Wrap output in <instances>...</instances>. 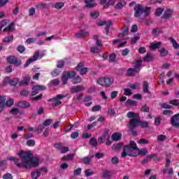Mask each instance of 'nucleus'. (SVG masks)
<instances>
[{
  "label": "nucleus",
  "mask_w": 179,
  "mask_h": 179,
  "mask_svg": "<svg viewBox=\"0 0 179 179\" xmlns=\"http://www.w3.org/2000/svg\"><path fill=\"white\" fill-rule=\"evenodd\" d=\"M90 16L92 19H97L100 16V13L99 11H93L90 13Z\"/></svg>",
  "instance_id": "nucleus-43"
},
{
  "label": "nucleus",
  "mask_w": 179,
  "mask_h": 179,
  "mask_svg": "<svg viewBox=\"0 0 179 179\" xmlns=\"http://www.w3.org/2000/svg\"><path fill=\"white\" fill-rule=\"evenodd\" d=\"M122 148V143L115 144L112 146L113 150H120Z\"/></svg>",
  "instance_id": "nucleus-42"
},
{
  "label": "nucleus",
  "mask_w": 179,
  "mask_h": 179,
  "mask_svg": "<svg viewBox=\"0 0 179 179\" xmlns=\"http://www.w3.org/2000/svg\"><path fill=\"white\" fill-rule=\"evenodd\" d=\"M36 41H37V38H29L26 41L27 44H31L32 43H36Z\"/></svg>",
  "instance_id": "nucleus-57"
},
{
  "label": "nucleus",
  "mask_w": 179,
  "mask_h": 179,
  "mask_svg": "<svg viewBox=\"0 0 179 179\" xmlns=\"http://www.w3.org/2000/svg\"><path fill=\"white\" fill-rule=\"evenodd\" d=\"M139 124H140L139 119H132L129 123L130 129H134V128H136V127H139Z\"/></svg>",
  "instance_id": "nucleus-14"
},
{
  "label": "nucleus",
  "mask_w": 179,
  "mask_h": 179,
  "mask_svg": "<svg viewBox=\"0 0 179 179\" xmlns=\"http://www.w3.org/2000/svg\"><path fill=\"white\" fill-rule=\"evenodd\" d=\"M137 153H138V156L141 155V156H145L146 155H148V149L146 148H141V149H139L137 150Z\"/></svg>",
  "instance_id": "nucleus-30"
},
{
  "label": "nucleus",
  "mask_w": 179,
  "mask_h": 179,
  "mask_svg": "<svg viewBox=\"0 0 179 179\" xmlns=\"http://www.w3.org/2000/svg\"><path fill=\"white\" fill-rule=\"evenodd\" d=\"M29 16H34L36 15V8L34 7H31L29 9Z\"/></svg>",
  "instance_id": "nucleus-49"
},
{
  "label": "nucleus",
  "mask_w": 179,
  "mask_h": 179,
  "mask_svg": "<svg viewBox=\"0 0 179 179\" xmlns=\"http://www.w3.org/2000/svg\"><path fill=\"white\" fill-rule=\"evenodd\" d=\"M19 83V78H15L10 81L11 86H16Z\"/></svg>",
  "instance_id": "nucleus-56"
},
{
  "label": "nucleus",
  "mask_w": 179,
  "mask_h": 179,
  "mask_svg": "<svg viewBox=\"0 0 179 179\" xmlns=\"http://www.w3.org/2000/svg\"><path fill=\"white\" fill-rule=\"evenodd\" d=\"M160 29L159 28H155L154 29H152V34H154V36H159L160 34Z\"/></svg>",
  "instance_id": "nucleus-58"
},
{
  "label": "nucleus",
  "mask_w": 179,
  "mask_h": 179,
  "mask_svg": "<svg viewBox=\"0 0 179 179\" xmlns=\"http://www.w3.org/2000/svg\"><path fill=\"white\" fill-rule=\"evenodd\" d=\"M76 69L80 72V75H86V73H87V71H89L87 68L83 67V63H79Z\"/></svg>",
  "instance_id": "nucleus-9"
},
{
  "label": "nucleus",
  "mask_w": 179,
  "mask_h": 179,
  "mask_svg": "<svg viewBox=\"0 0 179 179\" xmlns=\"http://www.w3.org/2000/svg\"><path fill=\"white\" fill-rule=\"evenodd\" d=\"M31 79V77H30V76L26 75L23 78V80L20 82L19 83L20 86H27V85L30 83Z\"/></svg>",
  "instance_id": "nucleus-12"
},
{
  "label": "nucleus",
  "mask_w": 179,
  "mask_h": 179,
  "mask_svg": "<svg viewBox=\"0 0 179 179\" xmlns=\"http://www.w3.org/2000/svg\"><path fill=\"white\" fill-rule=\"evenodd\" d=\"M36 9H47L48 8V5L47 3H39L36 6Z\"/></svg>",
  "instance_id": "nucleus-35"
},
{
  "label": "nucleus",
  "mask_w": 179,
  "mask_h": 179,
  "mask_svg": "<svg viewBox=\"0 0 179 179\" xmlns=\"http://www.w3.org/2000/svg\"><path fill=\"white\" fill-rule=\"evenodd\" d=\"M94 39L96 41L97 46L91 48V52L93 54H98V52L101 51V48L100 47L103 46V43H101L100 40H99V36L96 35L94 36Z\"/></svg>",
  "instance_id": "nucleus-4"
},
{
  "label": "nucleus",
  "mask_w": 179,
  "mask_h": 179,
  "mask_svg": "<svg viewBox=\"0 0 179 179\" xmlns=\"http://www.w3.org/2000/svg\"><path fill=\"white\" fill-rule=\"evenodd\" d=\"M125 5H127V3L125 1L122 0L116 4V8L117 9H120V8H123V6H125Z\"/></svg>",
  "instance_id": "nucleus-45"
},
{
  "label": "nucleus",
  "mask_w": 179,
  "mask_h": 179,
  "mask_svg": "<svg viewBox=\"0 0 179 179\" xmlns=\"http://www.w3.org/2000/svg\"><path fill=\"white\" fill-rule=\"evenodd\" d=\"M59 73H61V70L59 69H56L51 72V75L52 76H54V78L58 76Z\"/></svg>",
  "instance_id": "nucleus-41"
},
{
  "label": "nucleus",
  "mask_w": 179,
  "mask_h": 179,
  "mask_svg": "<svg viewBox=\"0 0 179 179\" xmlns=\"http://www.w3.org/2000/svg\"><path fill=\"white\" fill-rule=\"evenodd\" d=\"M127 115L128 118L139 117V115L138 113H135L134 112H129Z\"/></svg>",
  "instance_id": "nucleus-39"
},
{
  "label": "nucleus",
  "mask_w": 179,
  "mask_h": 179,
  "mask_svg": "<svg viewBox=\"0 0 179 179\" xmlns=\"http://www.w3.org/2000/svg\"><path fill=\"white\" fill-rule=\"evenodd\" d=\"M171 123L173 127H179V113L173 115L171 119Z\"/></svg>",
  "instance_id": "nucleus-13"
},
{
  "label": "nucleus",
  "mask_w": 179,
  "mask_h": 179,
  "mask_svg": "<svg viewBox=\"0 0 179 179\" xmlns=\"http://www.w3.org/2000/svg\"><path fill=\"white\" fill-rule=\"evenodd\" d=\"M97 26H111L112 22L111 21H103V20H99L96 22Z\"/></svg>",
  "instance_id": "nucleus-24"
},
{
  "label": "nucleus",
  "mask_w": 179,
  "mask_h": 179,
  "mask_svg": "<svg viewBox=\"0 0 179 179\" xmlns=\"http://www.w3.org/2000/svg\"><path fill=\"white\" fill-rule=\"evenodd\" d=\"M158 51L162 57H166V55L169 54V51L164 48L159 49Z\"/></svg>",
  "instance_id": "nucleus-31"
},
{
  "label": "nucleus",
  "mask_w": 179,
  "mask_h": 179,
  "mask_svg": "<svg viewBox=\"0 0 179 179\" xmlns=\"http://www.w3.org/2000/svg\"><path fill=\"white\" fill-rule=\"evenodd\" d=\"M27 146H34L36 141L34 140L29 139L27 141Z\"/></svg>",
  "instance_id": "nucleus-60"
},
{
  "label": "nucleus",
  "mask_w": 179,
  "mask_h": 179,
  "mask_svg": "<svg viewBox=\"0 0 179 179\" xmlns=\"http://www.w3.org/2000/svg\"><path fill=\"white\" fill-rule=\"evenodd\" d=\"M137 103L136 101L128 99L126 103L125 106H136Z\"/></svg>",
  "instance_id": "nucleus-44"
},
{
  "label": "nucleus",
  "mask_w": 179,
  "mask_h": 179,
  "mask_svg": "<svg viewBox=\"0 0 179 179\" xmlns=\"http://www.w3.org/2000/svg\"><path fill=\"white\" fill-rule=\"evenodd\" d=\"M8 64L15 65V66H20L22 65V61L15 56H10L7 58Z\"/></svg>",
  "instance_id": "nucleus-6"
},
{
  "label": "nucleus",
  "mask_w": 179,
  "mask_h": 179,
  "mask_svg": "<svg viewBox=\"0 0 179 179\" xmlns=\"http://www.w3.org/2000/svg\"><path fill=\"white\" fill-rule=\"evenodd\" d=\"M80 82H82V78H80V76H77L76 78H73L72 80V83H80Z\"/></svg>",
  "instance_id": "nucleus-55"
},
{
  "label": "nucleus",
  "mask_w": 179,
  "mask_h": 179,
  "mask_svg": "<svg viewBox=\"0 0 179 179\" xmlns=\"http://www.w3.org/2000/svg\"><path fill=\"white\" fill-rule=\"evenodd\" d=\"M31 176L32 177V179H38L40 176H41V172L37 170L36 171L31 172Z\"/></svg>",
  "instance_id": "nucleus-28"
},
{
  "label": "nucleus",
  "mask_w": 179,
  "mask_h": 179,
  "mask_svg": "<svg viewBox=\"0 0 179 179\" xmlns=\"http://www.w3.org/2000/svg\"><path fill=\"white\" fill-rule=\"evenodd\" d=\"M17 156H20V159L15 157H8L7 160L10 162H14L15 166L19 169H25L26 170L31 169V167H38L39 164V159L38 157H33V155L30 152H26L20 150L17 152Z\"/></svg>",
  "instance_id": "nucleus-1"
},
{
  "label": "nucleus",
  "mask_w": 179,
  "mask_h": 179,
  "mask_svg": "<svg viewBox=\"0 0 179 179\" xmlns=\"http://www.w3.org/2000/svg\"><path fill=\"white\" fill-rule=\"evenodd\" d=\"M141 66H142V60H138L136 63L134 69L138 72L141 71Z\"/></svg>",
  "instance_id": "nucleus-37"
},
{
  "label": "nucleus",
  "mask_w": 179,
  "mask_h": 179,
  "mask_svg": "<svg viewBox=\"0 0 179 179\" xmlns=\"http://www.w3.org/2000/svg\"><path fill=\"white\" fill-rule=\"evenodd\" d=\"M38 57H40V52L36 50L32 58H30L27 60V62L24 64V68H27V66L31 64V62H34V61H37L38 59Z\"/></svg>",
  "instance_id": "nucleus-7"
},
{
  "label": "nucleus",
  "mask_w": 179,
  "mask_h": 179,
  "mask_svg": "<svg viewBox=\"0 0 179 179\" xmlns=\"http://www.w3.org/2000/svg\"><path fill=\"white\" fill-rule=\"evenodd\" d=\"M136 73H138V71L135 69H129L127 71L128 76H134Z\"/></svg>",
  "instance_id": "nucleus-34"
},
{
  "label": "nucleus",
  "mask_w": 179,
  "mask_h": 179,
  "mask_svg": "<svg viewBox=\"0 0 179 179\" xmlns=\"http://www.w3.org/2000/svg\"><path fill=\"white\" fill-rule=\"evenodd\" d=\"M86 8H95L97 6V3L94 2V0H84Z\"/></svg>",
  "instance_id": "nucleus-16"
},
{
  "label": "nucleus",
  "mask_w": 179,
  "mask_h": 179,
  "mask_svg": "<svg viewBox=\"0 0 179 179\" xmlns=\"http://www.w3.org/2000/svg\"><path fill=\"white\" fill-rule=\"evenodd\" d=\"M96 83L102 87H110L114 83V78L110 76L101 77L96 80Z\"/></svg>",
  "instance_id": "nucleus-3"
},
{
  "label": "nucleus",
  "mask_w": 179,
  "mask_h": 179,
  "mask_svg": "<svg viewBox=\"0 0 179 179\" xmlns=\"http://www.w3.org/2000/svg\"><path fill=\"white\" fill-rule=\"evenodd\" d=\"M75 75H76V73L75 71H69V72H64L63 73V75L62 76V80L64 83V85H66V82H68V78L70 79H72L75 77Z\"/></svg>",
  "instance_id": "nucleus-5"
},
{
  "label": "nucleus",
  "mask_w": 179,
  "mask_h": 179,
  "mask_svg": "<svg viewBox=\"0 0 179 179\" xmlns=\"http://www.w3.org/2000/svg\"><path fill=\"white\" fill-rule=\"evenodd\" d=\"M141 128H148L149 127V123L148 122H142L140 120V124Z\"/></svg>",
  "instance_id": "nucleus-61"
},
{
  "label": "nucleus",
  "mask_w": 179,
  "mask_h": 179,
  "mask_svg": "<svg viewBox=\"0 0 179 179\" xmlns=\"http://www.w3.org/2000/svg\"><path fill=\"white\" fill-rule=\"evenodd\" d=\"M40 90H45L44 85H35L32 87L31 96H36Z\"/></svg>",
  "instance_id": "nucleus-10"
},
{
  "label": "nucleus",
  "mask_w": 179,
  "mask_h": 179,
  "mask_svg": "<svg viewBox=\"0 0 179 179\" xmlns=\"http://www.w3.org/2000/svg\"><path fill=\"white\" fill-rule=\"evenodd\" d=\"M64 65H65V62H64V60L57 61V68H59V69L64 68Z\"/></svg>",
  "instance_id": "nucleus-47"
},
{
  "label": "nucleus",
  "mask_w": 179,
  "mask_h": 179,
  "mask_svg": "<svg viewBox=\"0 0 179 179\" xmlns=\"http://www.w3.org/2000/svg\"><path fill=\"white\" fill-rule=\"evenodd\" d=\"M25 48H24V46L23 45H19L17 48V51H18V52H20L21 54L22 52H24L25 51Z\"/></svg>",
  "instance_id": "nucleus-63"
},
{
  "label": "nucleus",
  "mask_w": 179,
  "mask_h": 179,
  "mask_svg": "<svg viewBox=\"0 0 179 179\" xmlns=\"http://www.w3.org/2000/svg\"><path fill=\"white\" fill-rule=\"evenodd\" d=\"M17 106L20 107V108H29V107H30V103L26 101H21L17 103Z\"/></svg>",
  "instance_id": "nucleus-18"
},
{
  "label": "nucleus",
  "mask_w": 179,
  "mask_h": 179,
  "mask_svg": "<svg viewBox=\"0 0 179 179\" xmlns=\"http://www.w3.org/2000/svg\"><path fill=\"white\" fill-rule=\"evenodd\" d=\"M138 147H136V143L135 141H130L129 145H125L123 152H122V157H127V156H131L132 157H136L138 156Z\"/></svg>",
  "instance_id": "nucleus-2"
},
{
  "label": "nucleus",
  "mask_w": 179,
  "mask_h": 179,
  "mask_svg": "<svg viewBox=\"0 0 179 179\" xmlns=\"http://www.w3.org/2000/svg\"><path fill=\"white\" fill-rule=\"evenodd\" d=\"M102 177L105 179L111 178V171L108 170H106L102 173Z\"/></svg>",
  "instance_id": "nucleus-27"
},
{
  "label": "nucleus",
  "mask_w": 179,
  "mask_h": 179,
  "mask_svg": "<svg viewBox=\"0 0 179 179\" xmlns=\"http://www.w3.org/2000/svg\"><path fill=\"white\" fill-rule=\"evenodd\" d=\"M3 179H13V176L10 173H6L5 175H3Z\"/></svg>",
  "instance_id": "nucleus-64"
},
{
  "label": "nucleus",
  "mask_w": 179,
  "mask_h": 179,
  "mask_svg": "<svg viewBox=\"0 0 179 179\" xmlns=\"http://www.w3.org/2000/svg\"><path fill=\"white\" fill-rule=\"evenodd\" d=\"M115 58H117V55L114 53L110 55L109 56V62H115Z\"/></svg>",
  "instance_id": "nucleus-53"
},
{
  "label": "nucleus",
  "mask_w": 179,
  "mask_h": 179,
  "mask_svg": "<svg viewBox=\"0 0 179 179\" xmlns=\"http://www.w3.org/2000/svg\"><path fill=\"white\" fill-rule=\"evenodd\" d=\"M66 97V96L65 95H62V94H59V95H57L55 98H54L52 101H53V103H52V106L54 107H57V106H59V104L62 103L61 101V99H64Z\"/></svg>",
  "instance_id": "nucleus-8"
},
{
  "label": "nucleus",
  "mask_w": 179,
  "mask_h": 179,
  "mask_svg": "<svg viewBox=\"0 0 179 179\" xmlns=\"http://www.w3.org/2000/svg\"><path fill=\"white\" fill-rule=\"evenodd\" d=\"M92 158H93L92 156L85 157L84 158L82 159V162H83V163H84V164H90V162H92Z\"/></svg>",
  "instance_id": "nucleus-33"
},
{
  "label": "nucleus",
  "mask_w": 179,
  "mask_h": 179,
  "mask_svg": "<svg viewBox=\"0 0 179 179\" xmlns=\"http://www.w3.org/2000/svg\"><path fill=\"white\" fill-rule=\"evenodd\" d=\"M13 41V36H7L3 39V43H10Z\"/></svg>",
  "instance_id": "nucleus-40"
},
{
  "label": "nucleus",
  "mask_w": 179,
  "mask_h": 179,
  "mask_svg": "<svg viewBox=\"0 0 179 179\" xmlns=\"http://www.w3.org/2000/svg\"><path fill=\"white\" fill-rule=\"evenodd\" d=\"M10 78L9 77H6L3 81V85L2 86H6V85H8V83H10Z\"/></svg>",
  "instance_id": "nucleus-54"
},
{
  "label": "nucleus",
  "mask_w": 179,
  "mask_h": 179,
  "mask_svg": "<svg viewBox=\"0 0 179 179\" xmlns=\"http://www.w3.org/2000/svg\"><path fill=\"white\" fill-rule=\"evenodd\" d=\"M143 90L144 93H149V83L148 81H144L143 83Z\"/></svg>",
  "instance_id": "nucleus-32"
},
{
  "label": "nucleus",
  "mask_w": 179,
  "mask_h": 179,
  "mask_svg": "<svg viewBox=\"0 0 179 179\" xmlns=\"http://www.w3.org/2000/svg\"><path fill=\"white\" fill-rule=\"evenodd\" d=\"M143 61H145V62H150L151 61H153V55L152 53L147 54L144 57Z\"/></svg>",
  "instance_id": "nucleus-29"
},
{
  "label": "nucleus",
  "mask_w": 179,
  "mask_h": 179,
  "mask_svg": "<svg viewBox=\"0 0 179 179\" xmlns=\"http://www.w3.org/2000/svg\"><path fill=\"white\" fill-rule=\"evenodd\" d=\"M13 104H15V101H13V99H8L5 103V106H6L7 107H12Z\"/></svg>",
  "instance_id": "nucleus-38"
},
{
  "label": "nucleus",
  "mask_w": 179,
  "mask_h": 179,
  "mask_svg": "<svg viewBox=\"0 0 179 179\" xmlns=\"http://www.w3.org/2000/svg\"><path fill=\"white\" fill-rule=\"evenodd\" d=\"M85 87L83 85H77L73 86L71 88V93H79V92H82V90H84Z\"/></svg>",
  "instance_id": "nucleus-15"
},
{
  "label": "nucleus",
  "mask_w": 179,
  "mask_h": 179,
  "mask_svg": "<svg viewBox=\"0 0 179 179\" xmlns=\"http://www.w3.org/2000/svg\"><path fill=\"white\" fill-rule=\"evenodd\" d=\"M168 40L173 45V47L175 50H178L179 49V44L177 43V41L174 39V38H169Z\"/></svg>",
  "instance_id": "nucleus-22"
},
{
  "label": "nucleus",
  "mask_w": 179,
  "mask_h": 179,
  "mask_svg": "<svg viewBox=\"0 0 179 179\" xmlns=\"http://www.w3.org/2000/svg\"><path fill=\"white\" fill-rule=\"evenodd\" d=\"M9 24V20H4L0 22V31L2 30V27L8 26Z\"/></svg>",
  "instance_id": "nucleus-36"
},
{
  "label": "nucleus",
  "mask_w": 179,
  "mask_h": 179,
  "mask_svg": "<svg viewBox=\"0 0 179 179\" xmlns=\"http://www.w3.org/2000/svg\"><path fill=\"white\" fill-rule=\"evenodd\" d=\"M137 143L139 145H148V143H149V141L145 138H141Z\"/></svg>",
  "instance_id": "nucleus-51"
},
{
  "label": "nucleus",
  "mask_w": 179,
  "mask_h": 179,
  "mask_svg": "<svg viewBox=\"0 0 179 179\" xmlns=\"http://www.w3.org/2000/svg\"><path fill=\"white\" fill-rule=\"evenodd\" d=\"M125 96H131L132 94V91L129 88H126L124 90Z\"/></svg>",
  "instance_id": "nucleus-62"
},
{
  "label": "nucleus",
  "mask_w": 179,
  "mask_h": 179,
  "mask_svg": "<svg viewBox=\"0 0 179 179\" xmlns=\"http://www.w3.org/2000/svg\"><path fill=\"white\" fill-rule=\"evenodd\" d=\"M162 45V42H154L150 44V50H157V48H160Z\"/></svg>",
  "instance_id": "nucleus-21"
},
{
  "label": "nucleus",
  "mask_w": 179,
  "mask_h": 179,
  "mask_svg": "<svg viewBox=\"0 0 179 179\" xmlns=\"http://www.w3.org/2000/svg\"><path fill=\"white\" fill-rule=\"evenodd\" d=\"M112 141H115V142H117V141H120L121 138H122V134L120 132H115L112 135Z\"/></svg>",
  "instance_id": "nucleus-20"
},
{
  "label": "nucleus",
  "mask_w": 179,
  "mask_h": 179,
  "mask_svg": "<svg viewBox=\"0 0 179 179\" xmlns=\"http://www.w3.org/2000/svg\"><path fill=\"white\" fill-rule=\"evenodd\" d=\"M134 10H135V14H134L135 17H140L142 13H143V9L141 5L136 6L134 8Z\"/></svg>",
  "instance_id": "nucleus-11"
},
{
  "label": "nucleus",
  "mask_w": 179,
  "mask_h": 179,
  "mask_svg": "<svg viewBox=\"0 0 179 179\" xmlns=\"http://www.w3.org/2000/svg\"><path fill=\"white\" fill-rule=\"evenodd\" d=\"M64 6H65V3L64 2H56L53 4V8H55V9H57L58 10H59V9H62Z\"/></svg>",
  "instance_id": "nucleus-23"
},
{
  "label": "nucleus",
  "mask_w": 179,
  "mask_h": 179,
  "mask_svg": "<svg viewBox=\"0 0 179 179\" xmlns=\"http://www.w3.org/2000/svg\"><path fill=\"white\" fill-rule=\"evenodd\" d=\"M85 174L86 177H90V176H93V174H94V172L92 171V169H87L85 170Z\"/></svg>",
  "instance_id": "nucleus-52"
},
{
  "label": "nucleus",
  "mask_w": 179,
  "mask_h": 179,
  "mask_svg": "<svg viewBox=\"0 0 179 179\" xmlns=\"http://www.w3.org/2000/svg\"><path fill=\"white\" fill-rule=\"evenodd\" d=\"M157 139L158 142H163V141H166V139H167V136L166 135L161 134L157 137Z\"/></svg>",
  "instance_id": "nucleus-46"
},
{
  "label": "nucleus",
  "mask_w": 179,
  "mask_h": 179,
  "mask_svg": "<svg viewBox=\"0 0 179 179\" xmlns=\"http://www.w3.org/2000/svg\"><path fill=\"white\" fill-rule=\"evenodd\" d=\"M88 33L83 30L80 29L78 32L76 33V38H83V37H86L87 36Z\"/></svg>",
  "instance_id": "nucleus-19"
},
{
  "label": "nucleus",
  "mask_w": 179,
  "mask_h": 179,
  "mask_svg": "<svg viewBox=\"0 0 179 179\" xmlns=\"http://www.w3.org/2000/svg\"><path fill=\"white\" fill-rule=\"evenodd\" d=\"M173 15V10L171 8H166L164 10L163 17L164 19H170Z\"/></svg>",
  "instance_id": "nucleus-17"
},
{
  "label": "nucleus",
  "mask_w": 179,
  "mask_h": 179,
  "mask_svg": "<svg viewBox=\"0 0 179 179\" xmlns=\"http://www.w3.org/2000/svg\"><path fill=\"white\" fill-rule=\"evenodd\" d=\"M6 98L5 96H0V108H2V112L5 110V103Z\"/></svg>",
  "instance_id": "nucleus-26"
},
{
  "label": "nucleus",
  "mask_w": 179,
  "mask_h": 179,
  "mask_svg": "<svg viewBox=\"0 0 179 179\" xmlns=\"http://www.w3.org/2000/svg\"><path fill=\"white\" fill-rule=\"evenodd\" d=\"M44 124H39L38 126L37 129H35V131H36L38 132V134H41V132H43V131L44 130Z\"/></svg>",
  "instance_id": "nucleus-48"
},
{
  "label": "nucleus",
  "mask_w": 179,
  "mask_h": 179,
  "mask_svg": "<svg viewBox=\"0 0 179 179\" xmlns=\"http://www.w3.org/2000/svg\"><path fill=\"white\" fill-rule=\"evenodd\" d=\"M90 144L92 146L96 147L97 146L98 143H97V140H96V138H92L90 140Z\"/></svg>",
  "instance_id": "nucleus-50"
},
{
  "label": "nucleus",
  "mask_w": 179,
  "mask_h": 179,
  "mask_svg": "<svg viewBox=\"0 0 179 179\" xmlns=\"http://www.w3.org/2000/svg\"><path fill=\"white\" fill-rule=\"evenodd\" d=\"M15 30V23L11 22L6 27L3 31H13Z\"/></svg>",
  "instance_id": "nucleus-25"
},
{
  "label": "nucleus",
  "mask_w": 179,
  "mask_h": 179,
  "mask_svg": "<svg viewBox=\"0 0 179 179\" xmlns=\"http://www.w3.org/2000/svg\"><path fill=\"white\" fill-rule=\"evenodd\" d=\"M170 104H172V106H179V101H178V99L171 100Z\"/></svg>",
  "instance_id": "nucleus-59"
}]
</instances>
